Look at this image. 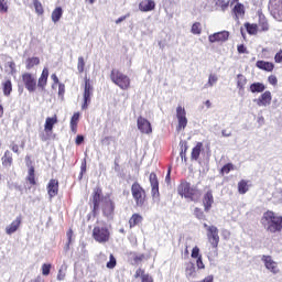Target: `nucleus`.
Masks as SVG:
<instances>
[{"instance_id": "obj_1", "label": "nucleus", "mask_w": 282, "mask_h": 282, "mask_svg": "<svg viewBox=\"0 0 282 282\" xmlns=\"http://www.w3.org/2000/svg\"><path fill=\"white\" fill-rule=\"evenodd\" d=\"M203 227L206 230L207 241L212 246L207 254V258L209 261H213V259H216V257L219 256L217 249L219 246V229L215 225H208L206 223L203 225Z\"/></svg>"}, {"instance_id": "obj_2", "label": "nucleus", "mask_w": 282, "mask_h": 282, "mask_svg": "<svg viewBox=\"0 0 282 282\" xmlns=\"http://www.w3.org/2000/svg\"><path fill=\"white\" fill-rule=\"evenodd\" d=\"M261 224L267 232H281L282 230V216L276 215L272 210H268L261 218Z\"/></svg>"}, {"instance_id": "obj_3", "label": "nucleus", "mask_w": 282, "mask_h": 282, "mask_svg": "<svg viewBox=\"0 0 282 282\" xmlns=\"http://www.w3.org/2000/svg\"><path fill=\"white\" fill-rule=\"evenodd\" d=\"M110 79L120 89L127 90L129 89V87H131V78H129V76L124 75L122 72L118 69L111 70Z\"/></svg>"}, {"instance_id": "obj_4", "label": "nucleus", "mask_w": 282, "mask_h": 282, "mask_svg": "<svg viewBox=\"0 0 282 282\" xmlns=\"http://www.w3.org/2000/svg\"><path fill=\"white\" fill-rule=\"evenodd\" d=\"M178 195L185 197V199H191V202L195 200V198L199 197V189L195 186H191V183H182L178 186Z\"/></svg>"}, {"instance_id": "obj_5", "label": "nucleus", "mask_w": 282, "mask_h": 282, "mask_svg": "<svg viewBox=\"0 0 282 282\" xmlns=\"http://www.w3.org/2000/svg\"><path fill=\"white\" fill-rule=\"evenodd\" d=\"M109 229L107 228V225L98 224L93 229V238L98 243H107L109 241Z\"/></svg>"}, {"instance_id": "obj_6", "label": "nucleus", "mask_w": 282, "mask_h": 282, "mask_svg": "<svg viewBox=\"0 0 282 282\" xmlns=\"http://www.w3.org/2000/svg\"><path fill=\"white\" fill-rule=\"evenodd\" d=\"M131 193L135 202V206L142 208V206H144V202H147V192L144 188L140 186V183H133L131 186Z\"/></svg>"}, {"instance_id": "obj_7", "label": "nucleus", "mask_w": 282, "mask_h": 282, "mask_svg": "<svg viewBox=\"0 0 282 282\" xmlns=\"http://www.w3.org/2000/svg\"><path fill=\"white\" fill-rule=\"evenodd\" d=\"M268 10L275 21H282V0H269Z\"/></svg>"}, {"instance_id": "obj_8", "label": "nucleus", "mask_w": 282, "mask_h": 282, "mask_svg": "<svg viewBox=\"0 0 282 282\" xmlns=\"http://www.w3.org/2000/svg\"><path fill=\"white\" fill-rule=\"evenodd\" d=\"M177 127L176 131H184L188 124V118H186V109L182 106L176 107Z\"/></svg>"}, {"instance_id": "obj_9", "label": "nucleus", "mask_w": 282, "mask_h": 282, "mask_svg": "<svg viewBox=\"0 0 282 282\" xmlns=\"http://www.w3.org/2000/svg\"><path fill=\"white\" fill-rule=\"evenodd\" d=\"M84 102L82 105V109H88L89 105H91V96H94V86H91V82L89 79L85 80L84 86Z\"/></svg>"}, {"instance_id": "obj_10", "label": "nucleus", "mask_w": 282, "mask_h": 282, "mask_svg": "<svg viewBox=\"0 0 282 282\" xmlns=\"http://www.w3.org/2000/svg\"><path fill=\"white\" fill-rule=\"evenodd\" d=\"M100 208L104 217H107V219H113V210H116V205L109 196L104 198V204L100 206Z\"/></svg>"}, {"instance_id": "obj_11", "label": "nucleus", "mask_w": 282, "mask_h": 282, "mask_svg": "<svg viewBox=\"0 0 282 282\" xmlns=\"http://www.w3.org/2000/svg\"><path fill=\"white\" fill-rule=\"evenodd\" d=\"M22 83L31 94L36 91V76L32 73L22 74Z\"/></svg>"}, {"instance_id": "obj_12", "label": "nucleus", "mask_w": 282, "mask_h": 282, "mask_svg": "<svg viewBox=\"0 0 282 282\" xmlns=\"http://www.w3.org/2000/svg\"><path fill=\"white\" fill-rule=\"evenodd\" d=\"M261 261L272 274H279V272H281L279 269V263L272 259V256H262Z\"/></svg>"}, {"instance_id": "obj_13", "label": "nucleus", "mask_w": 282, "mask_h": 282, "mask_svg": "<svg viewBox=\"0 0 282 282\" xmlns=\"http://www.w3.org/2000/svg\"><path fill=\"white\" fill-rule=\"evenodd\" d=\"M253 102H256L258 107H270V105H272V93L270 90H265L259 96V98L253 99Z\"/></svg>"}, {"instance_id": "obj_14", "label": "nucleus", "mask_w": 282, "mask_h": 282, "mask_svg": "<svg viewBox=\"0 0 282 282\" xmlns=\"http://www.w3.org/2000/svg\"><path fill=\"white\" fill-rule=\"evenodd\" d=\"M109 196H102V189L95 187L93 192L94 210H100V206L104 204V199Z\"/></svg>"}, {"instance_id": "obj_15", "label": "nucleus", "mask_w": 282, "mask_h": 282, "mask_svg": "<svg viewBox=\"0 0 282 282\" xmlns=\"http://www.w3.org/2000/svg\"><path fill=\"white\" fill-rule=\"evenodd\" d=\"M230 37V32L220 31L208 36L209 43H226Z\"/></svg>"}, {"instance_id": "obj_16", "label": "nucleus", "mask_w": 282, "mask_h": 282, "mask_svg": "<svg viewBox=\"0 0 282 282\" xmlns=\"http://www.w3.org/2000/svg\"><path fill=\"white\" fill-rule=\"evenodd\" d=\"M137 127L141 133H145L149 135V133H153V128H151V122L147 120L144 117H139L137 120Z\"/></svg>"}, {"instance_id": "obj_17", "label": "nucleus", "mask_w": 282, "mask_h": 282, "mask_svg": "<svg viewBox=\"0 0 282 282\" xmlns=\"http://www.w3.org/2000/svg\"><path fill=\"white\" fill-rule=\"evenodd\" d=\"M46 191L50 199H54L58 195V180H50Z\"/></svg>"}, {"instance_id": "obj_18", "label": "nucleus", "mask_w": 282, "mask_h": 282, "mask_svg": "<svg viewBox=\"0 0 282 282\" xmlns=\"http://www.w3.org/2000/svg\"><path fill=\"white\" fill-rule=\"evenodd\" d=\"M150 184L152 186V197H160V183L158 182V175L155 173L150 174Z\"/></svg>"}, {"instance_id": "obj_19", "label": "nucleus", "mask_w": 282, "mask_h": 282, "mask_svg": "<svg viewBox=\"0 0 282 282\" xmlns=\"http://www.w3.org/2000/svg\"><path fill=\"white\" fill-rule=\"evenodd\" d=\"M21 216H18L9 226L6 227L7 235H14L19 228H21Z\"/></svg>"}, {"instance_id": "obj_20", "label": "nucleus", "mask_w": 282, "mask_h": 282, "mask_svg": "<svg viewBox=\"0 0 282 282\" xmlns=\"http://www.w3.org/2000/svg\"><path fill=\"white\" fill-rule=\"evenodd\" d=\"M213 204H215V198L213 197V192L208 191L203 198L205 213H208L213 208Z\"/></svg>"}, {"instance_id": "obj_21", "label": "nucleus", "mask_w": 282, "mask_h": 282, "mask_svg": "<svg viewBox=\"0 0 282 282\" xmlns=\"http://www.w3.org/2000/svg\"><path fill=\"white\" fill-rule=\"evenodd\" d=\"M139 10L141 12H152L155 10V1L153 0H143L139 3Z\"/></svg>"}, {"instance_id": "obj_22", "label": "nucleus", "mask_w": 282, "mask_h": 282, "mask_svg": "<svg viewBox=\"0 0 282 282\" xmlns=\"http://www.w3.org/2000/svg\"><path fill=\"white\" fill-rule=\"evenodd\" d=\"M232 13L235 14V21H239V19H243L246 15V7L237 2L232 9Z\"/></svg>"}, {"instance_id": "obj_23", "label": "nucleus", "mask_w": 282, "mask_h": 282, "mask_svg": "<svg viewBox=\"0 0 282 282\" xmlns=\"http://www.w3.org/2000/svg\"><path fill=\"white\" fill-rule=\"evenodd\" d=\"M47 78H50V70L47 67H45L43 68L42 74L37 80V87H40V89H45L47 86Z\"/></svg>"}, {"instance_id": "obj_24", "label": "nucleus", "mask_w": 282, "mask_h": 282, "mask_svg": "<svg viewBox=\"0 0 282 282\" xmlns=\"http://www.w3.org/2000/svg\"><path fill=\"white\" fill-rule=\"evenodd\" d=\"M256 67H258V69H262L263 72H273L274 63L265 62V61H258L256 63Z\"/></svg>"}, {"instance_id": "obj_25", "label": "nucleus", "mask_w": 282, "mask_h": 282, "mask_svg": "<svg viewBox=\"0 0 282 282\" xmlns=\"http://www.w3.org/2000/svg\"><path fill=\"white\" fill-rule=\"evenodd\" d=\"M249 91H251V94H263L265 91V86L263 83L257 82L250 85Z\"/></svg>"}, {"instance_id": "obj_26", "label": "nucleus", "mask_w": 282, "mask_h": 282, "mask_svg": "<svg viewBox=\"0 0 282 282\" xmlns=\"http://www.w3.org/2000/svg\"><path fill=\"white\" fill-rule=\"evenodd\" d=\"M56 122H58V118L56 117V115H54V117H47L44 124V131H52Z\"/></svg>"}, {"instance_id": "obj_27", "label": "nucleus", "mask_w": 282, "mask_h": 282, "mask_svg": "<svg viewBox=\"0 0 282 282\" xmlns=\"http://www.w3.org/2000/svg\"><path fill=\"white\" fill-rule=\"evenodd\" d=\"M250 181L247 180H241L238 183V193L239 195H246L248 193V191H250Z\"/></svg>"}, {"instance_id": "obj_28", "label": "nucleus", "mask_w": 282, "mask_h": 282, "mask_svg": "<svg viewBox=\"0 0 282 282\" xmlns=\"http://www.w3.org/2000/svg\"><path fill=\"white\" fill-rule=\"evenodd\" d=\"M202 149H204V143L197 142L196 147L193 148L191 158L192 160H199V155L202 154Z\"/></svg>"}, {"instance_id": "obj_29", "label": "nucleus", "mask_w": 282, "mask_h": 282, "mask_svg": "<svg viewBox=\"0 0 282 282\" xmlns=\"http://www.w3.org/2000/svg\"><path fill=\"white\" fill-rule=\"evenodd\" d=\"M142 215L140 214H133L131 218L129 219V226L130 228H134V226H138L139 224H142Z\"/></svg>"}, {"instance_id": "obj_30", "label": "nucleus", "mask_w": 282, "mask_h": 282, "mask_svg": "<svg viewBox=\"0 0 282 282\" xmlns=\"http://www.w3.org/2000/svg\"><path fill=\"white\" fill-rule=\"evenodd\" d=\"M51 17H52L53 23H58V21H61L63 17V8L61 7L55 8Z\"/></svg>"}, {"instance_id": "obj_31", "label": "nucleus", "mask_w": 282, "mask_h": 282, "mask_svg": "<svg viewBox=\"0 0 282 282\" xmlns=\"http://www.w3.org/2000/svg\"><path fill=\"white\" fill-rule=\"evenodd\" d=\"M1 160H2V165L12 166V162H13L12 152L7 150Z\"/></svg>"}, {"instance_id": "obj_32", "label": "nucleus", "mask_w": 282, "mask_h": 282, "mask_svg": "<svg viewBox=\"0 0 282 282\" xmlns=\"http://www.w3.org/2000/svg\"><path fill=\"white\" fill-rule=\"evenodd\" d=\"M2 91L3 96H10L12 94V82L10 79H7L2 83Z\"/></svg>"}, {"instance_id": "obj_33", "label": "nucleus", "mask_w": 282, "mask_h": 282, "mask_svg": "<svg viewBox=\"0 0 282 282\" xmlns=\"http://www.w3.org/2000/svg\"><path fill=\"white\" fill-rule=\"evenodd\" d=\"M78 120H80V112H75L70 119V129L74 133H76Z\"/></svg>"}, {"instance_id": "obj_34", "label": "nucleus", "mask_w": 282, "mask_h": 282, "mask_svg": "<svg viewBox=\"0 0 282 282\" xmlns=\"http://www.w3.org/2000/svg\"><path fill=\"white\" fill-rule=\"evenodd\" d=\"M41 59L39 57H29L25 61L26 69H32L35 67V65H40Z\"/></svg>"}, {"instance_id": "obj_35", "label": "nucleus", "mask_w": 282, "mask_h": 282, "mask_svg": "<svg viewBox=\"0 0 282 282\" xmlns=\"http://www.w3.org/2000/svg\"><path fill=\"white\" fill-rule=\"evenodd\" d=\"M218 80H219V77H217V75L210 74L208 77V82L205 84L204 88L209 89V87H215Z\"/></svg>"}, {"instance_id": "obj_36", "label": "nucleus", "mask_w": 282, "mask_h": 282, "mask_svg": "<svg viewBox=\"0 0 282 282\" xmlns=\"http://www.w3.org/2000/svg\"><path fill=\"white\" fill-rule=\"evenodd\" d=\"M195 264H193V262H189L185 269V274L187 279H195Z\"/></svg>"}, {"instance_id": "obj_37", "label": "nucleus", "mask_w": 282, "mask_h": 282, "mask_svg": "<svg viewBox=\"0 0 282 282\" xmlns=\"http://www.w3.org/2000/svg\"><path fill=\"white\" fill-rule=\"evenodd\" d=\"M248 83V79L246 78V76L239 74L237 75V87L240 90H243L246 88V85Z\"/></svg>"}, {"instance_id": "obj_38", "label": "nucleus", "mask_w": 282, "mask_h": 282, "mask_svg": "<svg viewBox=\"0 0 282 282\" xmlns=\"http://www.w3.org/2000/svg\"><path fill=\"white\" fill-rule=\"evenodd\" d=\"M245 28L248 32V34H257V32H259V28L257 26V24H250V23H245Z\"/></svg>"}, {"instance_id": "obj_39", "label": "nucleus", "mask_w": 282, "mask_h": 282, "mask_svg": "<svg viewBox=\"0 0 282 282\" xmlns=\"http://www.w3.org/2000/svg\"><path fill=\"white\" fill-rule=\"evenodd\" d=\"M259 23L263 32H268L270 30V25L268 24V20H265V17L260 15Z\"/></svg>"}, {"instance_id": "obj_40", "label": "nucleus", "mask_w": 282, "mask_h": 282, "mask_svg": "<svg viewBox=\"0 0 282 282\" xmlns=\"http://www.w3.org/2000/svg\"><path fill=\"white\" fill-rule=\"evenodd\" d=\"M191 32L192 34H196V35L202 34V23L199 22L194 23L192 25Z\"/></svg>"}, {"instance_id": "obj_41", "label": "nucleus", "mask_w": 282, "mask_h": 282, "mask_svg": "<svg viewBox=\"0 0 282 282\" xmlns=\"http://www.w3.org/2000/svg\"><path fill=\"white\" fill-rule=\"evenodd\" d=\"M33 6H34L36 14H43L44 10H43V4L41 3V1L33 0Z\"/></svg>"}, {"instance_id": "obj_42", "label": "nucleus", "mask_w": 282, "mask_h": 282, "mask_svg": "<svg viewBox=\"0 0 282 282\" xmlns=\"http://www.w3.org/2000/svg\"><path fill=\"white\" fill-rule=\"evenodd\" d=\"M28 182L34 186L36 184V180L34 178V167L29 169V175L26 177Z\"/></svg>"}, {"instance_id": "obj_43", "label": "nucleus", "mask_w": 282, "mask_h": 282, "mask_svg": "<svg viewBox=\"0 0 282 282\" xmlns=\"http://www.w3.org/2000/svg\"><path fill=\"white\" fill-rule=\"evenodd\" d=\"M77 69L79 74H83L85 72V58L83 56L78 57Z\"/></svg>"}, {"instance_id": "obj_44", "label": "nucleus", "mask_w": 282, "mask_h": 282, "mask_svg": "<svg viewBox=\"0 0 282 282\" xmlns=\"http://www.w3.org/2000/svg\"><path fill=\"white\" fill-rule=\"evenodd\" d=\"M230 171H235V165L232 163H227L226 165L223 166L221 169V173L224 175V173L226 175H228V173H230Z\"/></svg>"}, {"instance_id": "obj_45", "label": "nucleus", "mask_w": 282, "mask_h": 282, "mask_svg": "<svg viewBox=\"0 0 282 282\" xmlns=\"http://www.w3.org/2000/svg\"><path fill=\"white\" fill-rule=\"evenodd\" d=\"M216 6L221 8L223 12H226V10H228L229 2L226 0H217Z\"/></svg>"}, {"instance_id": "obj_46", "label": "nucleus", "mask_w": 282, "mask_h": 282, "mask_svg": "<svg viewBox=\"0 0 282 282\" xmlns=\"http://www.w3.org/2000/svg\"><path fill=\"white\" fill-rule=\"evenodd\" d=\"M52 270V264H50V263H44V264H42V274L44 275V276H47V275H50V271Z\"/></svg>"}, {"instance_id": "obj_47", "label": "nucleus", "mask_w": 282, "mask_h": 282, "mask_svg": "<svg viewBox=\"0 0 282 282\" xmlns=\"http://www.w3.org/2000/svg\"><path fill=\"white\" fill-rule=\"evenodd\" d=\"M196 265L198 270H206V264H204V259L202 258V254L197 258Z\"/></svg>"}, {"instance_id": "obj_48", "label": "nucleus", "mask_w": 282, "mask_h": 282, "mask_svg": "<svg viewBox=\"0 0 282 282\" xmlns=\"http://www.w3.org/2000/svg\"><path fill=\"white\" fill-rule=\"evenodd\" d=\"M107 268L109 270H113V268H116V258L113 254H110V260L107 262Z\"/></svg>"}, {"instance_id": "obj_49", "label": "nucleus", "mask_w": 282, "mask_h": 282, "mask_svg": "<svg viewBox=\"0 0 282 282\" xmlns=\"http://www.w3.org/2000/svg\"><path fill=\"white\" fill-rule=\"evenodd\" d=\"M194 215H195V217H197V219H205V217H206L204 215V212L197 207L194 209Z\"/></svg>"}, {"instance_id": "obj_50", "label": "nucleus", "mask_w": 282, "mask_h": 282, "mask_svg": "<svg viewBox=\"0 0 282 282\" xmlns=\"http://www.w3.org/2000/svg\"><path fill=\"white\" fill-rule=\"evenodd\" d=\"M141 282H153V276H151L149 273H142Z\"/></svg>"}, {"instance_id": "obj_51", "label": "nucleus", "mask_w": 282, "mask_h": 282, "mask_svg": "<svg viewBox=\"0 0 282 282\" xmlns=\"http://www.w3.org/2000/svg\"><path fill=\"white\" fill-rule=\"evenodd\" d=\"M65 270L66 268L63 269V267L58 270L57 281H65Z\"/></svg>"}, {"instance_id": "obj_52", "label": "nucleus", "mask_w": 282, "mask_h": 282, "mask_svg": "<svg viewBox=\"0 0 282 282\" xmlns=\"http://www.w3.org/2000/svg\"><path fill=\"white\" fill-rule=\"evenodd\" d=\"M58 96L63 100L65 96V84H58Z\"/></svg>"}, {"instance_id": "obj_53", "label": "nucleus", "mask_w": 282, "mask_h": 282, "mask_svg": "<svg viewBox=\"0 0 282 282\" xmlns=\"http://www.w3.org/2000/svg\"><path fill=\"white\" fill-rule=\"evenodd\" d=\"M68 242L66 245V250H69V243H72V237H74V231L72 229H69L66 234Z\"/></svg>"}, {"instance_id": "obj_54", "label": "nucleus", "mask_w": 282, "mask_h": 282, "mask_svg": "<svg viewBox=\"0 0 282 282\" xmlns=\"http://www.w3.org/2000/svg\"><path fill=\"white\" fill-rule=\"evenodd\" d=\"M199 248L198 247H194L192 250V259H199Z\"/></svg>"}, {"instance_id": "obj_55", "label": "nucleus", "mask_w": 282, "mask_h": 282, "mask_svg": "<svg viewBox=\"0 0 282 282\" xmlns=\"http://www.w3.org/2000/svg\"><path fill=\"white\" fill-rule=\"evenodd\" d=\"M0 12H8V3L6 0H0Z\"/></svg>"}, {"instance_id": "obj_56", "label": "nucleus", "mask_w": 282, "mask_h": 282, "mask_svg": "<svg viewBox=\"0 0 282 282\" xmlns=\"http://www.w3.org/2000/svg\"><path fill=\"white\" fill-rule=\"evenodd\" d=\"M133 259H134V262H135V263H140V261H144L145 256H144V253L135 254V256L133 257Z\"/></svg>"}, {"instance_id": "obj_57", "label": "nucleus", "mask_w": 282, "mask_h": 282, "mask_svg": "<svg viewBox=\"0 0 282 282\" xmlns=\"http://www.w3.org/2000/svg\"><path fill=\"white\" fill-rule=\"evenodd\" d=\"M238 53L239 54H249L248 48L243 44L238 45Z\"/></svg>"}, {"instance_id": "obj_58", "label": "nucleus", "mask_w": 282, "mask_h": 282, "mask_svg": "<svg viewBox=\"0 0 282 282\" xmlns=\"http://www.w3.org/2000/svg\"><path fill=\"white\" fill-rule=\"evenodd\" d=\"M268 82L270 83V85H276V83H279V79H276V76L271 75L268 77Z\"/></svg>"}, {"instance_id": "obj_59", "label": "nucleus", "mask_w": 282, "mask_h": 282, "mask_svg": "<svg viewBox=\"0 0 282 282\" xmlns=\"http://www.w3.org/2000/svg\"><path fill=\"white\" fill-rule=\"evenodd\" d=\"M83 142H85V137L78 134L77 138H76V140H75V143H76L77 145H80V144H83Z\"/></svg>"}, {"instance_id": "obj_60", "label": "nucleus", "mask_w": 282, "mask_h": 282, "mask_svg": "<svg viewBox=\"0 0 282 282\" xmlns=\"http://www.w3.org/2000/svg\"><path fill=\"white\" fill-rule=\"evenodd\" d=\"M86 171H87V162L86 161H84L83 163H82V166H80V177H83V173H86Z\"/></svg>"}, {"instance_id": "obj_61", "label": "nucleus", "mask_w": 282, "mask_h": 282, "mask_svg": "<svg viewBox=\"0 0 282 282\" xmlns=\"http://www.w3.org/2000/svg\"><path fill=\"white\" fill-rule=\"evenodd\" d=\"M275 63H282V51L278 52L274 56Z\"/></svg>"}, {"instance_id": "obj_62", "label": "nucleus", "mask_w": 282, "mask_h": 282, "mask_svg": "<svg viewBox=\"0 0 282 282\" xmlns=\"http://www.w3.org/2000/svg\"><path fill=\"white\" fill-rule=\"evenodd\" d=\"M10 149H11V151H13V153H17L18 155H19V145L17 144V143H12L11 145H10Z\"/></svg>"}, {"instance_id": "obj_63", "label": "nucleus", "mask_w": 282, "mask_h": 282, "mask_svg": "<svg viewBox=\"0 0 282 282\" xmlns=\"http://www.w3.org/2000/svg\"><path fill=\"white\" fill-rule=\"evenodd\" d=\"M180 144L182 147L183 153H186V151H188V143H186V141H181Z\"/></svg>"}, {"instance_id": "obj_64", "label": "nucleus", "mask_w": 282, "mask_h": 282, "mask_svg": "<svg viewBox=\"0 0 282 282\" xmlns=\"http://www.w3.org/2000/svg\"><path fill=\"white\" fill-rule=\"evenodd\" d=\"M101 143H102V144H107V145L111 144V137H105V138L101 140Z\"/></svg>"}]
</instances>
